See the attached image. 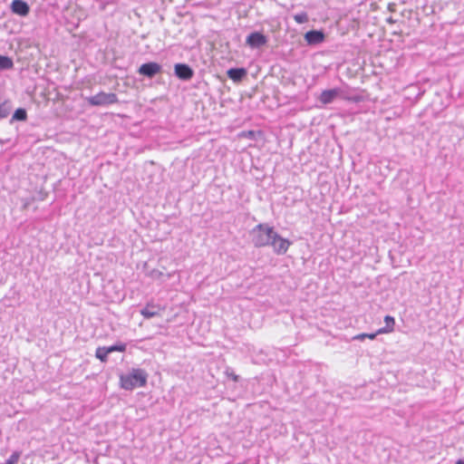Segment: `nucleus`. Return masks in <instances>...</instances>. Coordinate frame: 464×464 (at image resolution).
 <instances>
[{
	"label": "nucleus",
	"instance_id": "4",
	"mask_svg": "<svg viewBox=\"0 0 464 464\" xmlns=\"http://www.w3.org/2000/svg\"><path fill=\"white\" fill-rule=\"evenodd\" d=\"M292 242L286 238L282 237L277 232H276L275 239H272L269 246L272 247L273 251L276 255H285Z\"/></svg>",
	"mask_w": 464,
	"mask_h": 464
},
{
	"label": "nucleus",
	"instance_id": "18",
	"mask_svg": "<svg viewBox=\"0 0 464 464\" xmlns=\"http://www.w3.org/2000/svg\"><path fill=\"white\" fill-rule=\"evenodd\" d=\"M293 18L297 24H300L307 23L309 20L308 14L305 12H301V13L295 14L293 15Z\"/></svg>",
	"mask_w": 464,
	"mask_h": 464
},
{
	"label": "nucleus",
	"instance_id": "12",
	"mask_svg": "<svg viewBox=\"0 0 464 464\" xmlns=\"http://www.w3.org/2000/svg\"><path fill=\"white\" fill-rule=\"evenodd\" d=\"M246 71L244 68H231L227 71V76L234 82H239L246 76Z\"/></svg>",
	"mask_w": 464,
	"mask_h": 464
},
{
	"label": "nucleus",
	"instance_id": "10",
	"mask_svg": "<svg viewBox=\"0 0 464 464\" xmlns=\"http://www.w3.org/2000/svg\"><path fill=\"white\" fill-rule=\"evenodd\" d=\"M339 89L324 90L320 95V102L324 104H329L340 94Z\"/></svg>",
	"mask_w": 464,
	"mask_h": 464
},
{
	"label": "nucleus",
	"instance_id": "2",
	"mask_svg": "<svg viewBox=\"0 0 464 464\" xmlns=\"http://www.w3.org/2000/svg\"><path fill=\"white\" fill-rule=\"evenodd\" d=\"M148 374L142 369H132L128 374L121 375V386L125 390L143 387L147 383Z\"/></svg>",
	"mask_w": 464,
	"mask_h": 464
},
{
	"label": "nucleus",
	"instance_id": "1",
	"mask_svg": "<svg viewBox=\"0 0 464 464\" xmlns=\"http://www.w3.org/2000/svg\"><path fill=\"white\" fill-rule=\"evenodd\" d=\"M276 230L266 223L256 225L251 231L252 242L256 247L269 246L275 239Z\"/></svg>",
	"mask_w": 464,
	"mask_h": 464
},
{
	"label": "nucleus",
	"instance_id": "17",
	"mask_svg": "<svg viewBox=\"0 0 464 464\" xmlns=\"http://www.w3.org/2000/svg\"><path fill=\"white\" fill-rule=\"evenodd\" d=\"M27 118V113L24 109L19 108L13 114V120L14 121H25Z\"/></svg>",
	"mask_w": 464,
	"mask_h": 464
},
{
	"label": "nucleus",
	"instance_id": "16",
	"mask_svg": "<svg viewBox=\"0 0 464 464\" xmlns=\"http://www.w3.org/2000/svg\"><path fill=\"white\" fill-rule=\"evenodd\" d=\"M11 109H12V107L9 102H5L1 103L0 104V119L6 118L10 114Z\"/></svg>",
	"mask_w": 464,
	"mask_h": 464
},
{
	"label": "nucleus",
	"instance_id": "9",
	"mask_svg": "<svg viewBox=\"0 0 464 464\" xmlns=\"http://www.w3.org/2000/svg\"><path fill=\"white\" fill-rule=\"evenodd\" d=\"M11 10L14 14L25 16L30 12L28 4L23 0H14L11 4Z\"/></svg>",
	"mask_w": 464,
	"mask_h": 464
},
{
	"label": "nucleus",
	"instance_id": "19",
	"mask_svg": "<svg viewBox=\"0 0 464 464\" xmlns=\"http://www.w3.org/2000/svg\"><path fill=\"white\" fill-rule=\"evenodd\" d=\"M109 353H111L113 352H124L126 350V344L125 343H119L111 346L107 347Z\"/></svg>",
	"mask_w": 464,
	"mask_h": 464
},
{
	"label": "nucleus",
	"instance_id": "5",
	"mask_svg": "<svg viewBox=\"0 0 464 464\" xmlns=\"http://www.w3.org/2000/svg\"><path fill=\"white\" fill-rule=\"evenodd\" d=\"M267 38L262 33L254 32L247 35L246 44L251 48H259L266 45Z\"/></svg>",
	"mask_w": 464,
	"mask_h": 464
},
{
	"label": "nucleus",
	"instance_id": "14",
	"mask_svg": "<svg viewBox=\"0 0 464 464\" xmlns=\"http://www.w3.org/2000/svg\"><path fill=\"white\" fill-rule=\"evenodd\" d=\"M109 354L110 353L106 346L98 347L95 352L96 358H98L102 362L107 361Z\"/></svg>",
	"mask_w": 464,
	"mask_h": 464
},
{
	"label": "nucleus",
	"instance_id": "3",
	"mask_svg": "<svg viewBox=\"0 0 464 464\" xmlns=\"http://www.w3.org/2000/svg\"><path fill=\"white\" fill-rule=\"evenodd\" d=\"M86 100L92 106H108L118 102V97L115 93L104 92L90 96Z\"/></svg>",
	"mask_w": 464,
	"mask_h": 464
},
{
	"label": "nucleus",
	"instance_id": "15",
	"mask_svg": "<svg viewBox=\"0 0 464 464\" xmlns=\"http://www.w3.org/2000/svg\"><path fill=\"white\" fill-rule=\"evenodd\" d=\"M13 66L14 63L11 58L0 55V71L11 69Z\"/></svg>",
	"mask_w": 464,
	"mask_h": 464
},
{
	"label": "nucleus",
	"instance_id": "8",
	"mask_svg": "<svg viewBox=\"0 0 464 464\" xmlns=\"http://www.w3.org/2000/svg\"><path fill=\"white\" fill-rule=\"evenodd\" d=\"M175 74L181 80L188 81L193 76V70L185 63H177L175 65Z\"/></svg>",
	"mask_w": 464,
	"mask_h": 464
},
{
	"label": "nucleus",
	"instance_id": "20",
	"mask_svg": "<svg viewBox=\"0 0 464 464\" xmlns=\"http://www.w3.org/2000/svg\"><path fill=\"white\" fill-rule=\"evenodd\" d=\"M380 333H378V331L374 334H360L356 336L353 337V339L355 340H364L365 338H369V339H374L376 337L377 334H379Z\"/></svg>",
	"mask_w": 464,
	"mask_h": 464
},
{
	"label": "nucleus",
	"instance_id": "13",
	"mask_svg": "<svg viewBox=\"0 0 464 464\" xmlns=\"http://www.w3.org/2000/svg\"><path fill=\"white\" fill-rule=\"evenodd\" d=\"M384 322H385V327H382V328H380L378 330V333L380 334H386V333H390V332H392L393 331V328H394V324H395V320L392 316L391 315H386L384 317Z\"/></svg>",
	"mask_w": 464,
	"mask_h": 464
},
{
	"label": "nucleus",
	"instance_id": "11",
	"mask_svg": "<svg viewBox=\"0 0 464 464\" xmlns=\"http://www.w3.org/2000/svg\"><path fill=\"white\" fill-rule=\"evenodd\" d=\"M160 307L158 304H148L145 307L140 310L141 315L145 318L150 319L155 316L160 315Z\"/></svg>",
	"mask_w": 464,
	"mask_h": 464
},
{
	"label": "nucleus",
	"instance_id": "6",
	"mask_svg": "<svg viewBox=\"0 0 464 464\" xmlns=\"http://www.w3.org/2000/svg\"><path fill=\"white\" fill-rule=\"evenodd\" d=\"M161 72V65L157 63L150 62L147 63H143L140 66L138 72L141 75L147 76L149 78L154 77L156 74Z\"/></svg>",
	"mask_w": 464,
	"mask_h": 464
},
{
	"label": "nucleus",
	"instance_id": "21",
	"mask_svg": "<svg viewBox=\"0 0 464 464\" xmlns=\"http://www.w3.org/2000/svg\"><path fill=\"white\" fill-rule=\"evenodd\" d=\"M232 378L237 382L238 377L237 375H232Z\"/></svg>",
	"mask_w": 464,
	"mask_h": 464
},
{
	"label": "nucleus",
	"instance_id": "22",
	"mask_svg": "<svg viewBox=\"0 0 464 464\" xmlns=\"http://www.w3.org/2000/svg\"><path fill=\"white\" fill-rule=\"evenodd\" d=\"M456 464H464V461H463V460H458V461L456 462Z\"/></svg>",
	"mask_w": 464,
	"mask_h": 464
},
{
	"label": "nucleus",
	"instance_id": "7",
	"mask_svg": "<svg viewBox=\"0 0 464 464\" xmlns=\"http://www.w3.org/2000/svg\"><path fill=\"white\" fill-rule=\"evenodd\" d=\"M304 40L309 45H316L324 42V34L319 30L308 31L304 34Z\"/></svg>",
	"mask_w": 464,
	"mask_h": 464
}]
</instances>
